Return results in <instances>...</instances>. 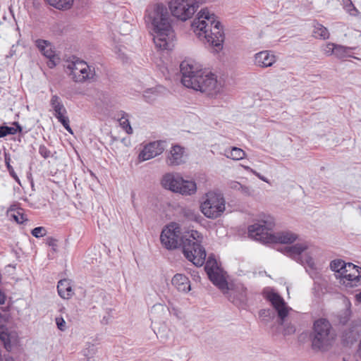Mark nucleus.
<instances>
[{
    "instance_id": "1",
    "label": "nucleus",
    "mask_w": 361,
    "mask_h": 361,
    "mask_svg": "<svg viewBox=\"0 0 361 361\" xmlns=\"http://www.w3.org/2000/svg\"><path fill=\"white\" fill-rule=\"evenodd\" d=\"M203 236L197 231L181 232L177 223H171L161 231L160 240L168 250L182 246L185 257L197 267L204 264L206 259L205 250L201 245Z\"/></svg>"
},
{
    "instance_id": "2",
    "label": "nucleus",
    "mask_w": 361,
    "mask_h": 361,
    "mask_svg": "<svg viewBox=\"0 0 361 361\" xmlns=\"http://www.w3.org/2000/svg\"><path fill=\"white\" fill-rule=\"evenodd\" d=\"M145 21L147 25H151L156 47L161 49H171L174 39V32L166 7L161 4L149 6L146 10Z\"/></svg>"
},
{
    "instance_id": "3",
    "label": "nucleus",
    "mask_w": 361,
    "mask_h": 361,
    "mask_svg": "<svg viewBox=\"0 0 361 361\" xmlns=\"http://www.w3.org/2000/svg\"><path fill=\"white\" fill-rule=\"evenodd\" d=\"M220 27L215 15L207 8L202 9L192 23V28L197 37L215 47L216 51L222 49L224 42V35Z\"/></svg>"
},
{
    "instance_id": "4",
    "label": "nucleus",
    "mask_w": 361,
    "mask_h": 361,
    "mask_svg": "<svg viewBox=\"0 0 361 361\" xmlns=\"http://www.w3.org/2000/svg\"><path fill=\"white\" fill-rule=\"evenodd\" d=\"M335 334L331 323L324 318L314 321L310 334L312 348L314 351H327L332 345Z\"/></svg>"
},
{
    "instance_id": "5",
    "label": "nucleus",
    "mask_w": 361,
    "mask_h": 361,
    "mask_svg": "<svg viewBox=\"0 0 361 361\" xmlns=\"http://www.w3.org/2000/svg\"><path fill=\"white\" fill-rule=\"evenodd\" d=\"M225 209L226 201L221 192L209 191L202 197L200 210L207 218L216 219L221 216Z\"/></svg>"
},
{
    "instance_id": "6",
    "label": "nucleus",
    "mask_w": 361,
    "mask_h": 361,
    "mask_svg": "<svg viewBox=\"0 0 361 361\" xmlns=\"http://www.w3.org/2000/svg\"><path fill=\"white\" fill-rule=\"evenodd\" d=\"M204 0H171L169 8L172 15L178 19L185 21L192 17L200 4Z\"/></svg>"
},
{
    "instance_id": "7",
    "label": "nucleus",
    "mask_w": 361,
    "mask_h": 361,
    "mask_svg": "<svg viewBox=\"0 0 361 361\" xmlns=\"http://www.w3.org/2000/svg\"><path fill=\"white\" fill-rule=\"evenodd\" d=\"M180 68L182 84L188 88L197 90V87H200L199 80H201L203 71L202 66L192 62L183 61Z\"/></svg>"
},
{
    "instance_id": "8",
    "label": "nucleus",
    "mask_w": 361,
    "mask_h": 361,
    "mask_svg": "<svg viewBox=\"0 0 361 361\" xmlns=\"http://www.w3.org/2000/svg\"><path fill=\"white\" fill-rule=\"evenodd\" d=\"M284 252L302 265L312 269H314L315 264L312 257L313 249L309 247L306 243H297L292 246H286L284 248Z\"/></svg>"
},
{
    "instance_id": "9",
    "label": "nucleus",
    "mask_w": 361,
    "mask_h": 361,
    "mask_svg": "<svg viewBox=\"0 0 361 361\" xmlns=\"http://www.w3.org/2000/svg\"><path fill=\"white\" fill-rule=\"evenodd\" d=\"M67 68L76 82H83L93 78L95 75L94 68H92L86 62L79 59L69 63Z\"/></svg>"
},
{
    "instance_id": "10",
    "label": "nucleus",
    "mask_w": 361,
    "mask_h": 361,
    "mask_svg": "<svg viewBox=\"0 0 361 361\" xmlns=\"http://www.w3.org/2000/svg\"><path fill=\"white\" fill-rule=\"evenodd\" d=\"M199 83L200 87H197V91H200L209 95L220 92L223 87L222 81L218 80L216 76L207 69H203Z\"/></svg>"
},
{
    "instance_id": "11",
    "label": "nucleus",
    "mask_w": 361,
    "mask_h": 361,
    "mask_svg": "<svg viewBox=\"0 0 361 361\" xmlns=\"http://www.w3.org/2000/svg\"><path fill=\"white\" fill-rule=\"evenodd\" d=\"M264 297L269 300L275 310L277 312L280 319V324H283L285 318L288 316L291 308L288 307L283 298L281 297L272 288H266L263 290Z\"/></svg>"
},
{
    "instance_id": "12",
    "label": "nucleus",
    "mask_w": 361,
    "mask_h": 361,
    "mask_svg": "<svg viewBox=\"0 0 361 361\" xmlns=\"http://www.w3.org/2000/svg\"><path fill=\"white\" fill-rule=\"evenodd\" d=\"M274 224L271 221H262L249 226V236L262 243H271Z\"/></svg>"
},
{
    "instance_id": "13",
    "label": "nucleus",
    "mask_w": 361,
    "mask_h": 361,
    "mask_svg": "<svg viewBox=\"0 0 361 361\" xmlns=\"http://www.w3.org/2000/svg\"><path fill=\"white\" fill-rule=\"evenodd\" d=\"M341 284L345 287L353 288L358 286L360 284L361 268L353 263L347 264V269L343 271L341 275H337Z\"/></svg>"
},
{
    "instance_id": "14",
    "label": "nucleus",
    "mask_w": 361,
    "mask_h": 361,
    "mask_svg": "<svg viewBox=\"0 0 361 361\" xmlns=\"http://www.w3.org/2000/svg\"><path fill=\"white\" fill-rule=\"evenodd\" d=\"M50 105L53 110V115L57 118L65 129L73 134V130L69 125V118L66 116L67 110L65 108L62 100L57 95H52L50 99Z\"/></svg>"
},
{
    "instance_id": "15",
    "label": "nucleus",
    "mask_w": 361,
    "mask_h": 361,
    "mask_svg": "<svg viewBox=\"0 0 361 361\" xmlns=\"http://www.w3.org/2000/svg\"><path fill=\"white\" fill-rule=\"evenodd\" d=\"M225 294H227L228 300L236 306L243 307L246 305L247 288L243 284L236 283L231 288L228 287Z\"/></svg>"
},
{
    "instance_id": "16",
    "label": "nucleus",
    "mask_w": 361,
    "mask_h": 361,
    "mask_svg": "<svg viewBox=\"0 0 361 361\" xmlns=\"http://www.w3.org/2000/svg\"><path fill=\"white\" fill-rule=\"evenodd\" d=\"M164 148L161 141H154L145 145L142 150L140 152L138 159L140 161L151 159L161 154Z\"/></svg>"
},
{
    "instance_id": "17",
    "label": "nucleus",
    "mask_w": 361,
    "mask_h": 361,
    "mask_svg": "<svg viewBox=\"0 0 361 361\" xmlns=\"http://www.w3.org/2000/svg\"><path fill=\"white\" fill-rule=\"evenodd\" d=\"M35 45L39 51L45 57L49 59V61L47 62L48 66L51 68H54L56 65L58 57L55 55L51 44L44 39H37L35 41Z\"/></svg>"
},
{
    "instance_id": "18",
    "label": "nucleus",
    "mask_w": 361,
    "mask_h": 361,
    "mask_svg": "<svg viewBox=\"0 0 361 361\" xmlns=\"http://www.w3.org/2000/svg\"><path fill=\"white\" fill-rule=\"evenodd\" d=\"M186 154L185 149L178 145H175L171 147L166 158V164L171 166L180 165L185 162Z\"/></svg>"
},
{
    "instance_id": "19",
    "label": "nucleus",
    "mask_w": 361,
    "mask_h": 361,
    "mask_svg": "<svg viewBox=\"0 0 361 361\" xmlns=\"http://www.w3.org/2000/svg\"><path fill=\"white\" fill-rule=\"evenodd\" d=\"M211 262H208L205 266V270L211 281L216 286L224 293L228 290V283L225 277L220 274L219 270L214 271L210 268Z\"/></svg>"
},
{
    "instance_id": "20",
    "label": "nucleus",
    "mask_w": 361,
    "mask_h": 361,
    "mask_svg": "<svg viewBox=\"0 0 361 361\" xmlns=\"http://www.w3.org/2000/svg\"><path fill=\"white\" fill-rule=\"evenodd\" d=\"M254 61L259 67H270L276 62V56L270 51H262L255 54Z\"/></svg>"
},
{
    "instance_id": "21",
    "label": "nucleus",
    "mask_w": 361,
    "mask_h": 361,
    "mask_svg": "<svg viewBox=\"0 0 361 361\" xmlns=\"http://www.w3.org/2000/svg\"><path fill=\"white\" fill-rule=\"evenodd\" d=\"M181 178L178 173H166L161 179V185L165 189L176 192L180 184Z\"/></svg>"
},
{
    "instance_id": "22",
    "label": "nucleus",
    "mask_w": 361,
    "mask_h": 361,
    "mask_svg": "<svg viewBox=\"0 0 361 361\" xmlns=\"http://www.w3.org/2000/svg\"><path fill=\"white\" fill-rule=\"evenodd\" d=\"M172 285L180 292L188 293L190 290V282L188 278L181 274H176L171 280Z\"/></svg>"
},
{
    "instance_id": "23",
    "label": "nucleus",
    "mask_w": 361,
    "mask_h": 361,
    "mask_svg": "<svg viewBox=\"0 0 361 361\" xmlns=\"http://www.w3.org/2000/svg\"><path fill=\"white\" fill-rule=\"evenodd\" d=\"M296 238V235L290 231H281L272 234L271 243H292Z\"/></svg>"
},
{
    "instance_id": "24",
    "label": "nucleus",
    "mask_w": 361,
    "mask_h": 361,
    "mask_svg": "<svg viewBox=\"0 0 361 361\" xmlns=\"http://www.w3.org/2000/svg\"><path fill=\"white\" fill-rule=\"evenodd\" d=\"M197 191V185L195 181L186 180L181 178V182L176 192L183 195H192Z\"/></svg>"
},
{
    "instance_id": "25",
    "label": "nucleus",
    "mask_w": 361,
    "mask_h": 361,
    "mask_svg": "<svg viewBox=\"0 0 361 361\" xmlns=\"http://www.w3.org/2000/svg\"><path fill=\"white\" fill-rule=\"evenodd\" d=\"M57 290L59 295L63 299H68L73 294L71 282L68 279H62L59 281Z\"/></svg>"
},
{
    "instance_id": "26",
    "label": "nucleus",
    "mask_w": 361,
    "mask_h": 361,
    "mask_svg": "<svg viewBox=\"0 0 361 361\" xmlns=\"http://www.w3.org/2000/svg\"><path fill=\"white\" fill-rule=\"evenodd\" d=\"M223 154L231 159L234 161H239L244 159L246 156V153L242 149L237 147H232L227 148L224 150Z\"/></svg>"
},
{
    "instance_id": "27",
    "label": "nucleus",
    "mask_w": 361,
    "mask_h": 361,
    "mask_svg": "<svg viewBox=\"0 0 361 361\" xmlns=\"http://www.w3.org/2000/svg\"><path fill=\"white\" fill-rule=\"evenodd\" d=\"M8 215L18 224H23L27 220L22 209H16V205H11L8 212Z\"/></svg>"
},
{
    "instance_id": "28",
    "label": "nucleus",
    "mask_w": 361,
    "mask_h": 361,
    "mask_svg": "<svg viewBox=\"0 0 361 361\" xmlns=\"http://www.w3.org/2000/svg\"><path fill=\"white\" fill-rule=\"evenodd\" d=\"M50 6L59 10L70 9L74 2V0H45Z\"/></svg>"
},
{
    "instance_id": "29",
    "label": "nucleus",
    "mask_w": 361,
    "mask_h": 361,
    "mask_svg": "<svg viewBox=\"0 0 361 361\" xmlns=\"http://www.w3.org/2000/svg\"><path fill=\"white\" fill-rule=\"evenodd\" d=\"M13 124L15 126H0V138L8 135H15L18 132H20L22 130V128L18 123H14Z\"/></svg>"
},
{
    "instance_id": "30",
    "label": "nucleus",
    "mask_w": 361,
    "mask_h": 361,
    "mask_svg": "<svg viewBox=\"0 0 361 361\" xmlns=\"http://www.w3.org/2000/svg\"><path fill=\"white\" fill-rule=\"evenodd\" d=\"M313 33L317 38L325 39L329 37V32L327 28L318 23L314 25Z\"/></svg>"
},
{
    "instance_id": "31",
    "label": "nucleus",
    "mask_w": 361,
    "mask_h": 361,
    "mask_svg": "<svg viewBox=\"0 0 361 361\" xmlns=\"http://www.w3.org/2000/svg\"><path fill=\"white\" fill-rule=\"evenodd\" d=\"M347 264L348 263L342 259H334L331 262L330 268L332 271L338 273V275H341L343 271L347 269Z\"/></svg>"
},
{
    "instance_id": "32",
    "label": "nucleus",
    "mask_w": 361,
    "mask_h": 361,
    "mask_svg": "<svg viewBox=\"0 0 361 361\" xmlns=\"http://www.w3.org/2000/svg\"><path fill=\"white\" fill-rule=\"evenodd\" d=\"M183 214L184 217H185L189 221H192L198 222V221H200V220L201 219V216L200 215L198 212L196 211L195 209H192L190 208L183 209Z\"/></svg>"
},
{
    "instance_id": "33",
    "label": "nucleus",
    "mask_w": 361,
    "mask_h": 361,
    "mask_svg": "<svg viewBox=\"0 0 361 361\" xmlns=\"http://www.w3.org/2000/svg\"><path fill=\"white\" fill-rule=\"evenodd\" d=\"M159 95V91L156 87L149 88L144 91L143 97L146 102H153Z\"/></svg>"
},
{
    "instance_id": "34",
    "label": "nucleus",
    "mask_w": 361,
    "mask_h": 361,
    "mask_svg": "<svg viewBox=\"0 0 361 361\" xmlns=\"http://www.w3.org/2000/svg\"><path fill=\"white\" fill-rule=\"evenodd\" d=\"M120 126L122 127L123 130H126V132L128 134H132L133 133V128L130 126L129 119H128V115L123 114V116L118 119Z\"/></svg>"
},
{
    "instance_id": "35",
    "label": "nucleus",
    "mask_w": 361,
    "mask_h": 361,
    "mask_svg": "<svg viewBox=\"0 0 361 361\" xmlns=\"http://www.w3.org/2000/svg\"><path fill=\"white\" fill-rule=\"evenodd\" d=\"M349 51L350 48L336 44L334 55L339 59H343L348 55Z\"/></svg>"
},
{
    "instance_id": "36",
    "label": "nucleus",
    "mask_w": 361,
    "mask_h": 361,
    "mask_svg": "<svg viewBox=\"0 0 361 361\" xmlns=\"http://www.w3.org/2000/svg\"><path fill=\"white\" fill-rule=\"evenodd\" d=\"M343 4L344 8L350 16H356L358 15L359 12L357 9L350 0H343Z\"/></svg>"
},
{
    "instance_id": "37",
    "label": "nucleus",
    "mask_w": 361,
    "mask_h": 361,
    "mask_svg": "<svg viewBox=\"0 0 361 361\" xmlns=\"http://www.w3.org/2000/svg\"><path fill=\"white\" fill-rule=\"evenodd\" d=\"M351 312L350 308L346 307L343 310L341 311L338 314V319L339 323L345 324L350 317Z\"/></svg>"
},
{
    "instance_id": "38",
    "label": "nucleus",
    "mask_w": 361,
    "mask_h": 361,
    "mask_svg": "<svg viewBox=\"0 0 361 361\" xmlns=\"http://www.w3.org/2000/svg\"><path fill=\"white\" fill-rule=\"evenodd\" d=\"M5 163H6V167L8 169V171L10 175L15 179V180L16 182L20 183L19 178L18 177L17 174L14 171L13 168L10 164V157H8L6 155L5 156Z\"/></svg>"
},
{
    "instance_id": "39",
    "label": "nucleus",
    "mask_w": 361,
    "mask_h": 361,
    "mask_svg": "<svg viewBox=\"0 0 361 361\" xmlns=\"http://www.w3.org/2000/svg\"><path fill=\"white\" fill-rule=\"evenodd\" d=\"M0 339L4 343V346L6 349L11 348V339L10 336L8 333L4 331L0 332Z\"/></svg>"
},
{
    "instance_id": "40",
    "label": "nucleus",
    "mask_w": 361,
    "mask_h": 361,
    "mask_svg": "<svg viewBox=\"0 0 361 361\" xmlns=\"http://www.w3.org/2000/svg\"><path fill=\"white\" fill-rule=\"evenodd\" d=\"M46 229L42 226L35 228L31 232L32 235L35 238L43 237L46 235Z\"/></svg>"
},
{
    "instance_id": "41",
    "label": "nucleus",
    "mask_w": 361,
    "mask_h": 361,
    "mask_svg": "<svg viewBox=\"0 0 361 361\" xmlns=\"http://www.w3.org/2000/svg\"><path fill=\"white\" fill-rule=\"evenodd\" d=\"M335 47L336 44L328 43L324 46L323 51L328 56L334 54Z\"/></svg>"
},
{
    "instance_id": "42",
    "label": "nucleus",
    "mask_w": 361,
    "mask_h": 361,
    "mask_svg": "<svg viewBox=\"0 0 361 361\" xmlns=\"http://www.w3.org/2000/svg\"><path fill=\"white\" fill-rule=\"evenodd\" d=\"M46 243L48 246L51 247L52 250L56 252L58 247V240L52 237H49L46 239Z\"/></svg>"
},
{
    "instance_id": "43",
    "label": "nucleus",
    "mask_w": 361,
    "mask_h": 361,
    "mask_svg": "<svg viewBox=\"0 0 361 361\" xmlns=\"http://www.w3.org/2000/svg\"><path fill=\"white\" fill-rule=\"evenodd\" d=\"M57 328L63 331L66 329V324L63 317H59L55 319Z\"/></svg>"
},
{
    "instance_id": "44",
    "label": "nucleus",
    "mask_w": 361,
    "mask_h": 361,
    "mask_svg": "<svg viewBox=\"0 0 361 361\" xmlns=\"http://www.w3.org/2000/svg\"><path fill=\"white\" fill-rule=\"evenodd\" d=\"M39 153L45 159L51 156V152L44 145H40L39 148Z\"/></svg>"
},
{
    "instance_id": "45",
    "label": "nucleus",
    "mask_w": 361,
    "mask_h": 361,
    "mask_svg": "<svg viewBox=\"0 0 361 361\" xmlns=\"http://www.w3.org/2000/svg\"><path fill=\"white\" fill-rule=\"evenodd\" d=\"M230 187L235 190H247V187L242 185L240 183L236 181H233L230 184Z\"/></svg>"
},
{
    "instance_id": "46",
    "label": "nucleus",
    "mask_w": 361,
    "mask_h": 361,
    "mask_svg": "<svg viewBox=\"0 0 361 361\" xmlns=\"http://www.w3.org/2000/svg\"><path fill=\"white\" fill-rule=\"evenodd\" d=\"M169 304V307H167L168 310L171 313L174 314L176 317H179V313H180L179 310L177 308L171 306V303L170 302Z\"/></svg>"
},
{
    "instance_id": "47",
    "label": "nucleus",
    "mask_w": 361,
    "mask_h": 361,
    "mask_svg": "<svg viewBox=\"0 0 361 361\" xmlns=\"http://www.w3.org/2000/svg\"><path fill=\"white\" fill-rule=\"evenodd\" d=\"M211 262V264H210V268H212L214 271H216V270H219V267L217 266V263L215 260H212L210 258H209L208 261L207 262L206 264Z\"/></svg>"
},
{
    "instance_id": "48",
    "label": "nucleus",
    "mask_w": 361,
    "mask_h": 361,
    "mask_svg": "<svg viewBox=\"0 0 361 361\" xmlns=\"http://www.w3.org/2000/svg\"><path fill=\"white\" fill-rule=\"evenodd\" d=\"M254 175H255L257 177H258L260 180H262L266 183H269V180L266 177L261 175L259 173L257 172L256 171H255V173H254Z\"/></svg>"
},
{
    "instance_id": "49",
    "label": "nucleus",
    "mask_w": 361,
    "mask_h": 361,
    "mask_svg": "<svg viewBox=\"0 0 361 361\" xmlns=\"http://www.w3.org/2000/svg\"><path fill=\"white\" fill-rule=\"evenodd\" d=\"M152 310L164 311V307L161 304H157L152 307Z\"/></svg>"
},
{
    "instance_id": "50",
    "label": "nucleus",
    "mask_w": 361,
    "mask_h": 361,
    "mask_svg": "<svg viewBox=\"0 0 361 361\" xmlns=\"http://www.w3.org/2000/svg\"><path fill=\"white\" fill-rule=\"evenodd\" d=\"M242 167L246 170L247 171H249L252 173L254 174V173H255V170L252 169V168H250V166H245V165H242Z\"/></svg>"
},
{
    "instance_id": "51",
    "label": "nucleus",
    "mask_w": 361,
    "mask_h": 361,
    "mask_svg": "<svg viewBox=\"0 0 361 361\" xmlns=\"http://www.w3.org/2000/svg\"><path fill=\"white\" fill-rule=\"evenodd\" d=\"M5 302V297L4 295L0 292V305H2Z\"/></svg>"
},
{
    "instance_id": "52",
    "label": "nucleus",
    "mask_w": 361,
    "mask_h": 361,
    "mask_svg": "<svg viewBox=\"0 0 361 361\" xmlns=\"http://www.w3.org/2000/svg\"><path fill=\"white\" fill-rule=\"evenodd\" d=\"M267 313H269V310H262L260 312H259V315L261 317L264 316V315H266Z\"/></svg>"
},
{
    "instance_id": "53",
    "label": "nucleus",
    "mask_w": 361,
    "mask_h": 361,
    "mask_svg": "<svg viewBox=\"0 0 361 361\" xmlns=\"http://www.w3.org/2000/svg\"><path fill=\"white\" fill-rule=\"evenodd\" d=\"M295 331V328L293 326H291L290 328L288 329L287 330V333L288 334H292Z\"/></svg>"
},
{
    "instance_id": "54",
    "label": "nucleus",
    "mask_w": 361,
    "mask_h": 361,
    "mask_svg": "<svg viewBox=\"0 0 361 361\" xmlns=\"http://www.w3.org/2000/svg\"><path fill=\"white\" fill-rule=\"evenodd\" d=\"M357 352H358V354H359L360 357H361V338H360V341Z\"/></svg>"
},
{
    "instance_id": "55",
    "label": "nucleus",
    "mask_w": 361,
    "mask_h": 361,
    "mask_svg": "<svg viewBox=\"0 0 361 361\" xmlns=\"http://www.w3.org/2000/svg\"><path fill=\"white\" fill-rule=\"evenodd\" d=\"M356 298L359 302H361V292L356 295Z\"/></svg>"
},
{
    "instance_id": "56",
    "label": "nucleus",
    "mask_w": 361,
    "mask_h": 361,
    "mask_svg": "<svg viewBox=\"0 0 361 361\" xmlns=\"http://www.w3.org/2000/svg\"><path fill=\"white\" fill-rule=\"evenodd\" d=\"M245 194H249V188H247V190H241Z\"/></svg>"
},
{
    "instance_id": "57",
    "label": "nucleus",
    "mask_w": 361,
    "mask_h": 361,
    "mask_svg": "<svg viewBox=\"0 0 361 361\" xmlns=\"http://www.w3.org/2000/svg\"><path fill=\"white\" fill-rule=\"evenodd\" d=\"M2 318V314L0 312V319Z\"/></svg>"
}]
</instances>
